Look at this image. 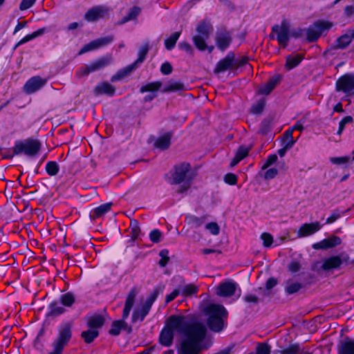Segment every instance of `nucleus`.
<instances>
[{
	"mask_svg": "<svg viewBox=\"0 0 354 354\" xmlns=\"http://www.w3.org/2000/svg\"><path fill=\"white\" fill-rule=\"evenodd\" d=\"M174 333L183 335L177 347L178 354H198L202 349L201 342L205 337L206 328L199 322L188 323L181 316H171L160 335V343L165 346L171 345Z\"/></svg>",
	"mask_w": 354,
	"mask_h": 354,
	"instance_id": "1",
	"label": "nucleus"
},
{
	"mask_svg": "<svg viewBox=\"0 0 354 354\" xmlns=\"http://www.w3.org/2000/svg\"><path fill=\"white\" fill-rule=\"evenodd\" d=\"M272 30L279 45L283 48L287 46L290 39H297L303 35V30L301 28H292L287 20H283L280 24L274 26Z\"/></svg>",
	"mask_w": 354,
	"mask_h": 354,
	"instance_id": "2",
	"label": "nucleus"
},
{
	"mask_svg": "<svg viewBox=\"0 0 354 354\" xmlns=\"http://www.w3.org/2000/svg\"><path fill=\"white\" fill-rule=\"evenodd\" d=\"M205 312L208 316L207 324L212 330L219 332L225 327L224 319L227 317V311L223 306L210 304Z\"/></svg>",
	"mask_w": 354,
	"mask_h": 354,
	"instance_id": "3",
	"label": "nucleus"
},
{
	"mask_svg": "<svg viewBox=\"0 0 354 354\" xmlns=\"http://www.w3.org/2000/svg\"><path fill=\"white\" fill-rule=\"evenodd\" d=\"M165 290V286L160 284L158 285L147 299L145 304L141 307H137L133 312L132 321L133 322H142L146 315L148 314L153 303L156 301L158 296L162 294Z\"/></svg>",
	"mask_w": 354,
	"mask_h": 354,
	"instance_id": "4",
	"label": "nucleus"
},
{
	"mask_svg": "<svg viewBox=\"0 0 354 354\" xmlns=\"http://www.w3.org/2000/svg\"><path fill=\"white\" fill-rule=\"evenodd\" d=\"M137 295L138 291L135 288L131 290V291L129 292L126 299L124 308L122 313L123 320H118L113 322L111 327L109 330L110 334L113 335H118L120 333L121 329L124 327V320L127 319L129 315V313L134 304Z\"/></svg>",
	"mask_w": 354,
	"mask_h": 354,
	"instance_id": "5",
	"label": "nucleus"
},
{
	"mask_svg": "<svg viewBox=\"0 0 354 354\" xmlns=\"http://www.w3.org/2000/svg\"><path fill=\"white\" fill-rule=\"evenodd\" d=\"M72 324L71 322L62 323L58 328V335L53 342V348L58 352H62L63 348L71 339Z\"/></svg>",
	"mask_w": 354,
	"mask_h": 354,
	"instance_id": "6",
	"label": "nucleus"
},
{
	"mask_svg": "<svg viewBox=\"0 0 354 354\" xmlns=\"http://www.w3.org/2000/svg\"><path fill=\"white\" fill-rule=\"evenodd\" d=\"M40 149V144L38 141L34 140H28L25 141H17L13 147L14 155L24 153L28 156H33L38 153Z\"/></svg>",
	"mask_w": 354,
	"mask_h": 354,
	"instance_id": "7",
	"label": "nucleus"
},
{
	"mask_svg": "<svg viewBox=\"0 0 354 354\" xmlns=\"http://www.w3.org/2000/svg\"><path fill=\"white\" fill-rule=\"evenodd\" d=\"M171 183L178 184L185 182L187 185L184 189H187L189 185V182L193 178V174L190 170V166L189 164L183 163L178 166H176L174 169V172L171 174Z\"/></svg>",
	"mask_w": 354,
	"mask_h": 354,
	"instance_id": "8",
	"label": "nucleus"
},
{
	"mask_svg": "<svg viewBox=\"0 0 354 354\" xmlns=\"http://www.w3.org/2000/svg\"><path fill=\"white\" fill-rule=\"evenodd\" d=\"M216 294L223 297H240L241 291L238 284L232 281H227L220 283L216 288Z\"/></svg>",
	"mask_w": 354,
	"mask_h": 354,
	"instance_id": "9",
	"label": "nucleus"
},
{
	"mask_svg": "<svg viewBox=\"0 0 354 354\" xmlns=\"http://www.w3.org/2000/svg\"><path fill=\"white\" fill-rule=\"evenodd\" d=\"M111 62V57L106 56L102 57L89 65L83 66L76 71V75L82 77L88 75L89 73L100 70L109 65Z\"/></svg>",
	"mask_w": 354,
	"mask_h": 354,
	"instance_id": "10",
	"label": "nucleus"
},
{
	"mask_svg": "<svg viewBox=\"0 0 354 354\" xmlns=\"http://www.w3.org/2000/svg\"><path fill=\"white\" fill-rule=\"evenodd\" d=\"M148 51V49L147 47H142L140 49L138 53V59L131 65L128 66L127 67L124 68V69L118 71L115 75H114L111 77V81L115 82L117 80H120L128 74H129L131 71H133L136 68L138 64L142 63L145 58V55H147Z\"/></svg>",
	"mask_w": 354,
	"mask_h": 354,
	"instance_id": "11",
	"label": "nucleus"
},
{
	"mask_svg": "<svg viewBox=\"0 0 354 354\" xmlns=\"http://www.w3.org/2000/svg\"><path fill=\"white\" fill-rule=\"evenodd\" d=\"M333 26L331 22L319 21L313 24L307 30V38L309 41L316 40L324 31L329 30Z\"/></svg>",
	"mask_w": 354,
	"mask_h": 354,
	"instance_id": "12",
	"label": "nucleus"
},
{
	"mask_svg": "<svg viewBox=\"0 0 354 354\" xmlns=\"http://www.w3.org/2000/svg\"><path fill=\"white\" fill-rule=\"evenodd\" d=\"M336 88L339 91L351 93L354 90V74H346L338 79Z\"/></svg>",
	"mask_w": 354,
	"mask_h": 354,
	"instance_id": "13",
	"label": "nucleus"
},
{
	"mask_svg": "<svg viewBox=\"0 0 354 354\" xmlns=\"http://www.w3.org/2000/svg\"><path fill=\"white\" fill-rule=\"evenodd\" d=\"M47 82L46 79L35 76L28 80L24 86L25 93L31 94L41 89Z\"/></svg>",
	"mask_w": 354,
	"mask_h": 354,
	"instance_id": "14",
	"label": "nucleus"
},
{
	"mask_svg": "<svg viewBox=\"0 0 354 354\" xmlns=\"http://www.w3.org/2000/svg\"><path fill=\"white\" fill-rule=\"evenodd\" d=\"M113 41V37L111 36L100 38L91 41L90 43L84 46L79 52V55L86 53L89 51L97 50L102 46H104Z\"/></svg>",
	"mask_w": 354,
	"mask_h": 354,
	"instance_id": "15",
	"label": "nucleus"
},
{
	"mask_svg": "<svg viewBox=\"0 0 354 354\" xmlns=\"http://www.w3.org/2000/svg\"><path fill=\"white\" fill-rule=\"evenodd\" d=\"M109 10L104 6H95L87 11L85 19L88 21H94L108 15Z\"/></svg>",
	"mask_w": 354,
	"mask_h": 354,
	"instance_id": "16",
	"label": "nucleus"
},
{
	"mask_svg": "<svg viewBox=\"0 0 354 354\" xmlns=\"http://www.w3.org/2000/svg\"><path fill=\"white\" fill-rule=\"evenodd\" d=\"M322 227V225L318 221L310 223H304L298 230L297 236L299 237L310 236L319 231Z\"/></svg>",
	"mask_w": 354,
	"mask_h": 354,
	"instance_id": "17",
	"label": "nucleus"
},
{
	"mask_svg": "<svg viewBox=\"0 0 354 354\" xmlns=\"http://www.w3.org/2000/svg\"><path fill=\"white\" fill-rule=\"evenodd\" d=\"M236 66L234 57L232 54H228L223 59L221 60L214 70L215 73H221L227 70L233 69Z\"/></svg>",
	"mask_w": 354,
	"mask_h": 354,
	"instance_id": "18",
	"label": "nucleus"
},
{
	"mask_svg": "<svg viewBox=\"0 0 354 354\" xmlns=\"http://www.w3.org/2000/svg\"><path fill=\"white\" fill-rule=\"evenodd\" d=\"M341 243L340 238L337 236H331L328 239L322 240V241L314 244L315 249H326L337 246Z\"/></svg>",
	"mask_w": 354,
	"mask_h": 354,
	"instance_id": "19",
	"label": "nucleus"
},
{
	"mask_svg": "<svg viewBox=\"0 0 354 354\" xmlns=\"http://www.w3.org/2000/svg\"><path fill=\"white\" fill-rule=\"evenodd\" d=\"M338 354H354V341L346 337L338 346Z\"/></svg>",
	"mask_w": 354,
	"mask_h": 354,
	"instance_id": "20",
	"label": "nucleus"
},
{
	"mask_svg": "<svg viewBox=\"0 0 354 354\" xmlns=\"http://www.w3.org/2000/svg\"><path fill=\"white\" fill-rule=\"evenodd\" d=\"M216 45L221 50H225L231 42V37L229 32H221L217 34L216 37Z\"/></svg>",
	"mask_w": 354,
	"mask_h": 354,
	"instance_id": "21",
	"label": "nucleus"
},
{
	"mask_svg": "<svg viewBox=\"0 0 354 354\" xmlns=\"http://www.w3.org/2000/svg\"><path fill=\"white\" fill-rule=\"evenodd\" d=\"M279 81L280 77L279 75L272 77L266 84L259 88L258 93L261 95H268Z\"/></svg>",
	"mask_w": 354,
	"mask_h": 354,
	"instance_id": "22",
	"label": "nucleus"
},
{
	"mask_svg": "<svg viewBox=\"0 0 354 354\" xmlns=\"http://www.w3.org/2000/svg\"><path fill=\"white\" fill-rule=\"evenodd\" d=\"M114 92V87L108 82L100 83L97 84L94 88V93L97 95L102 94L113 95Z\"/></svg>",
	"mask_w": 354,
	"mask_h": 354,
	"instance_id": "23",
	"label": "nucleus"
},
{
	"mask_svg": "<svg viewBox=\"0 0 354 354\" xmlns=\"http://www.w3.org/2000/svg\"><path fill=\"white\" fill-rule=\"evenodd\" d=\"M342 264V259L339 257H331L326 259L322 265L324 270H330L338 268Z\"/></svg>",
	"mask_w": 354,
	"mask_h": 354,
	"instance_id": "24",
	"label": "nucleus"
},
{
	"mask_svg": "<svg viewBox=\"0 0 354 354\" xmlns=\"http://www.w3.org/2000/svg\"><path fill=\"white\" fill-rule=\"evenodd\" d=\"M171 137V136L169 133L160 136L156 139L154 143L155 147L162 150L167 149L170 145Z\"/></svg>",
	"mask_w": 354,
	"mask_h": 354,
	"instance_id": "25",
	"label": "nucleus"
},
{
	"mask_svg": "<svg viewBox=\"0 0 354 354\" xmlns=\"http://www.w3.org/2000/svg\"><path fill=\"white\" fill-rule=\"evenodd\" d=\"M187 90L186 86L180 81H170L162 89V92H174Z\"/></svg>",
	"mask_w": 354,
	"mask_h": 354,
	"instance_id": "26",
	"label": "nucleus"
},
{
	"mask_svg": "<svg viewBox=\"0 0 354 354\" xmlns=\"http://www.w3.org/2000/svg\"><path fill=\"white\" fill-rule=\"evenodd\" d=\"M46 31V28H41L39 30L32 32L31 34L26 35L24 37H23L20 41H18V43L16 44V47H18L19 46H21L24 44L26 42H28L41 35H42L44 33H45Z\"/></svg>",
	"mask_w": 354,
	"mask_h": 354,
	"instance_id": "27",
	"label": "nucleus"
},
{
	"mask_svg": "<svg viewBox=\"0 0 354 354\" xmlns=\"http://www.w3.org/2000/svg\"><path fill=\"white\" fill-rule=\"evenodd\" d=\"M66 309L60 301H55L50 305V313L52 315L57 316L65 313Z\"/></svg>",
	"mask_w": 354,
	"mask_h": 354,
	"instance_id": "28",
	"label": "nucleus"
},
{
	"mask_svg": "<svg viewBox=\"0 0 354 354\" xmlns=\"http://www.w3.org/2000/svg\"><path fill=\"white\" fill-rule=\"evenodd\" d=\"M104 322V319L102 315H95L90 317L88 322V325L89 328H94L97 330V328L101 327Z\"/></svg>",
	"mask_w": 354,
	"mask_h": 354,
	"instance_id": "29",
	"label": "nucleus"
},
{
	"mask_svg": "<svg viewBox=\"0 0 354 354\" xmlns=\"http://www.w3.org/2000/svg\"><path fill=\"white\" fill-rule=\"evenodd\" d=\"M301 288V285L298 281L290 279L286 282L285 290L286 292L289 295L297 292L300 290Z\"/></svg>",
	"mask_w": 354,
	"mask_h": 354,
	"instance_id": "30",
	"label": "nucleus"
},
{
	"mask_svg": "<svg viewBox=\"0 0 354 354\" xmlns=\"http://www.w3.org/2000/svg\"><path fill=\"white\" fill-rule=\"evenodd\" d=\"M353 38L354 37L351 30L350 34H345L337 39L336 46L339 48H344L351 42Z\"/></svg>",
	"mask_w": 354,
	"mask_h": 354,
	"instance_id": "31",
	"label": "nucleus"
},
{
	"mask_svg": "<svg viewBox=\"0 0 354 354\" xmlns=\"http://www.w3.org/2000/svg\"><path fill=\"white\" fill-rule=\"evenodd\" d=\"M282 354H311L301 348L297 344L290 345L289 347L281 351Z\"/></svg>",
	"mask_w": 354,
	"mask_h": 354,
	"instance_id": "32",
	"label": "nucleus"
},
{
	"mask_svg": "<svg viewBox=\"0 0 354 354\" xmlns=\"http://www.w3.org/2000/svg\"><path fill=\"white\" fill-rule=\"evenodd\" d=\"M75 300V296L72 292H66L60 296L59 301L64 307H71Z\"/></svg>",
	"mask_w": 354,
	"mask_h": 354,
	"instance_id": "33",
	"label": "nucleus"
},
{
	"mask_svg": "<svg viewBox=\"0 0 354 354\" xmlns=\"http://www.w3.org/2000/svg\"><path fill=\"white\" fill-rule=\"evenodd\" d=\"M302 57L299 55H290L287 57L286 66L288 69H292L297 66L302 60Z\"/></svg>",
	"mask_w": 354,
	"mask_h": 354,
	"instance_id": "34",
	"label": "nucleus"
},
{
	"mask_svg": "<svg viewBox=\"0 0 354 354\" xmlns=\"http://www.w3.org/2000/svg\"><path fill=\"white\" fill-rule=\"evenodd\" d=\"M141 9L137 6H133L131 8L129 12L127 13V16H125L122 20V23H126L129 21H132L136 19V17L139 15L140 13Z\"/></svg>",
	"mask_w": 354,
	"mask_h": 354,
	"instance_id": "35",
	"label": "nucleus"
},
{
	"mask_svg": "<svg viewBox=\"0 0 354 354\" xmlns=\"http://www.w3.org/2000/svg\"><path fill=\"white\" fill-rule=\"evenodd\" d=\"M111 203H105L100 205L99 207L95 208L93 211L94 217H100L107 212H109L111 209Z\"/></svg>",
	"mask_w": 354,
	"mask_h": 354,
	"instance_id": "36",
	"label": "nucleus"
},
{
	"mask_svg": "<svg viewBox=\"0 0 354 354\" xmlns=\"http://www.w3.org/2000/svg\"><path fill=\"white\" fill-rule=\"evenodd\" d=\"M180 293L183 296H191L198 292V288L194 284L189 283L184 286L180 289Z\"/></svg>",
	"mask_w": 354,
	"mask_h": 354,
	"instance_id": "37",
	"label": "nucleus"
},
{
	"mask_svg": "<svg viewBox=\"0 0 354 354\" xmlns=\"http://www.w3.org/2000/svg\"><path fill=\"white\" fill-rule=\"evenodd\" d=\"M161 85L162 84L160 82L148 83L140 88V92H153L158 90L161 87Z\"/></svg>",
	"mask_w": 354,
	"mask_h": 354,
	"instance_id": "38",
	"label": "nucleus"
},
{
	"mask_svg": "<svg viewBox=\"0 0 354 354\" xmlns=\"http://www.w3.org/2000/svg\"><path fill=\"white\" fill-rule=\"evenodd\" d=\"M98 335V332L94 328H89L87 331H84L82 333V336L84 341L87 343H90Z\"/></svg>",
	"mask_w": 354,
	"mask_h": 354,
	"instance_id": "39",
	"label": "nucleus"
},
{
	"mask_svg": "<svg viewBox=\"0 0 354 354\" xmlns=\"http://www.w3.org/2000/svg\"><path fill=\"white\" fill-rule=\"evenodd\" d=\"M180 32H174L168 39L165 40V44L167 49L171 50L174 47L177 40L180 37Z\"/></svg>",
	"mask_w": 354,
	"mask_h": 354,
	"instance_id": "40",
	"label": "nucleus"
},
{
	"mask_svg": "<svg viewBox=\"0 0 354 354\" xmlns=\"http://www.w3.org/2000/svg\"><path fill=\"white\" fill-rule=\"evenodd\" d=\"M292 131L289 129L285 131L284 145L286 149H290L293 147L297 140H294L292 137Z\"/></svg>",
	"mask_w": 354,
	"mask_h": 354,
	"instance_id": "41",
	"label": "nucleus"
},
{
	"mask_svg": "<svg viewBox=\"0 0 354 354\" xmlns=\"http://www.w3.org/2000/svg\"><path fill=\"white\" fill-rule=\"evenodd\" d=\"M211 30V28L209 25L207 23L203 22L201 23L196 28V30L198 33V35H201L205 37H208L209 31Z\"/></svg>",
	"mask_w": 354,
	"mask_h": 354,
	"instance_id": "42",
	"label": "nucleus"
},
{
	"mask_svg": "<svg viewBox=\"0 0 354 354\" xmlns=\"http://www.w3.org/2000/svg\"><path fill=\"white\" fill-rule=\"evenodd\" d=\"M207 37H205L201 35H196L193 37V41L196 45V46L200 50H205L207 48V46L205 44V40Z\"/></svg>",
	"mask_w": 354,
	"mask_h": 354,
	"instance_id": "43",
	"label": "nucleus"
},
{
	"mask_svg": "<svg viewBox=\"0 0 354 354\" xmlns=\"http://www.w3.org/2000/svg\"><path fill=\"white\" fill-rule=\"evenodd\" d=\"M46 171L50 176H55L59 171V166L55 162H48L46 165Z\"/></svg>",
	"mask_w": 354,
	"mask_h": 354,
	"instance_id": "44",
	"label": "nucleus"
},
{
	"mask_svg": "<svg viewBox=\"0 0 354 354\" xmlns=\"http://www.w3.org/2000/svg\"><path fill=\"white\" fill-rule=\"evenodd\" d=\"M188 224L192 225L194 227H198L201 226L204 223L203 218L196 217L194 216H190L186 218Z\"/></svg>",
	"mask_w": 354,
	"mask_h": 354,
	"instance_id": "45",
	"label": "nucleus"
},
{
	"mask_svg": "<svg viewBox=\"0 0 354 354\" xmlns=\"http://www.w3.org/2000/svg\"><path fill=\"white\" fill-rule=\"evenodd\" d=\"M162 234L157 229H154L149 233V239L153 243H159L162 241Z\"/></svg>",
	"mask_w": 354,
	"mask_h": 354,
	"instance_id": "46",
	"label": "nucleus"
},
{
	"mask_svg": "<svg viewBox=\"0 0 354 354\" xmlns=\"http://www.w3.org/2000/svg\"><path fill=\"white\" fill-rule=\"evenodd\" d=\"M261 239L263 241V245L266 248H269L273 243V237L269 233H262L261 235Z\"/></svg>",
	"mask_w": 354,
	"mask_h": 354,
	"instance_id": "47",
	"label": "nucleus"
},
{
	"mask_svg": "<svg viewBox=\"0 0 354 354\" xmlns=\"http://www.w3.org/2000/svg\"><path fill=\"white\" fill-rule=\"evenodd\" d=\"M206 230H207L212 235H217L219 234L220 228L218 224L215 222H211L205 225Z\"/></svg>",
	"mask_w": 354,
	"mask_h": 354,
	"instance_id": "48",
	"label": "nucleus"
},
{
	"mask_svg": "<svg viewBox=\"0 0 354 354\" xmlns=\"http://www.w3.org/2000/svg\"><path fill=\"white\" fill-rule=\"evenodd\" d=\"M265 106V100L261 99L259 100L256 104H254L252 107V111L254 113L258 114L260 113Z\"/></svg>",
	"mask_w": 354,
	"mask_h": 354,
	"instance_id": "49",
	"label": "nucleus"
},
{
	"mask_svg": "<svg viewBox=\"0 0 354 354\" xmlns=\"http://www.w3.org/2000/svg\"><path fill=\"white\" fill-rule=\"evenodd\" d=\"M277 160V156L275 154L270 155L265 163L263 165L261 169L262 170H265L268 169L271 165L274 164Z\"/></svg>",
	"mask_w": 354,
	"mask_h": 354,
	"instance_id": "50",
	"label": "nucleus"
},
{
	"mask_svg": "<svg viewBox=\"0 0 354 354\" xmlns=\"http://www.w3.org/2000/svg\"><path fill=\"white\" fill-rule=\"evenodd\" d=\"M270 347L266 344H259L257 347L256 354H270Z\"/></svg>",
	"mask_w": 354,
	"mask_h": 354,
	"instance_id": "51",
	"label": "nucleus"
},
{
	"mask_svg": "<svg viewBox=\"0 0 354 354\" xmlns=\"http://www.w3.org/2000/svg\"><path fill=\"white\" fill-rule=\"evenodd\" d=\"M277 174H278V170L276 168L272 167V168H270V169H267L265 171V173L263 174V177L266 180H270V179L274 178L277 176Z\"/></svg>",
	"mask_w": 354,
	"mask_h": 354,
	"instance_id": "52",
	"label": "nucleus"
},
{
	"mask_svg": "<svg viewBox=\"0 0 354 354\" xmlns=\"http://www.w3.org/2000/svg\"><path fill=\"white\" fill-rule=\"evenodd\" d=\"M342 214L338 210H335L332 212L330 216H328L326 221V224H331L340 218Z\"/></svg>",
	"mask_w": 354,
	"mask_h": 354,
	"instance_id": "53",
	"label": "nucleus"
},
{
	"mask_svg": "<svg viewBox=\"0 0 354 354\" xmlns=\"http://www.w3.org/2000/svg\"><path fill=\"white\" fill-rule=\"evenodd\" d=\"M350 160L349 156H343V157H333L330 158V160L332 163L336 165L345 164L348 162Z\"/></svg>",
	"mask_w": 354,
	"mask_h": 354,
	"instance_id": "54",
	"label": "nucleus"
},
{
	"mask_svg": "<svg viewBox=\"0 0 354 354\" xmlns=\"http://www.w3.org/2000/svg\"><path fill=\"white\" fill-rule=\"evenodd\" d=\"M36 0H22L19 5L20 10H26L33 6Z\"/></svg>",
	"mask_w": 354,
	"mask_h": 354,
	"instance_id": "55",
	"label": "nucleus"
},
{
	"mask_svg": "<svg viewBox=\"0 0 354 354\" xmlns=\"http://www.w3.org/2000/svg\"><path fill=\"white\" fill-rule=\"evenodd\" d=\"M224 180L226 183L234 185L237 182V177L235 174L229 173L225 176Z\"/></svg>",
	"mask_w": 354,
	"mask_h": 354,
	"instance_id": "56",
	"label": "nucleus"
},
{
	"mask_svg": "<svg viewBox=\"0 0 354 354\" xmlns=\"http://www.w3.org/2000/svg\"><path fill=\"white\" fill-rule=\"evenodd\" d=\"M167 255H168L167 250H163L160 251V256L161 259L159 261V264L160 266L164 267L167 263V262L169 261V257Z\"/></svg>",
	"mask_w": 354,
	"mask_h": 354,
	"instance_id": "57",
	"label": "nucleus"
},
{
	"mask_svg": "<svg viewBox=\"0 0 354 354\" xmlns=\"http://www.w3.org/2000/svg\"><path fill=\"white\" fill-rule=\"evenodd\" d=\"M131 229L132 238L134 239H137L140 235V228H139L136 221L131 223Z\"/></svg>",
	"mask_w": 354,
	"mask_h": 354,
	"instance_id": "58",
	"label": "nucleus"
},
{
	"mask_svg": "<svg viewBox=\"0 0 354 354\" xmlns=\"http://www.w3.org/2000/svg\"><path fill=\"white\" fill-rule=\"evenodd\" d=\"M180 293V289H175L171 292L170 294L167 295L165 298V302L167 304L173 301L178 295H179Z\"/></svg>",
	"mask_w": 354,
	"mask_h": 354,
	"instance_id": "59",
	"label": "nucleus"
},
{
	"mask_svg": "<svg viewBox=\"0 0 354 354\" xmlns=\"http://www.w3.org/2000/svg\"><path fill=\"white\" fill-rule=\"evenodd\" d=\"M160 71L164 75H169L172 71V67L169 62H165L161 65Z\"/></svg>",
	"mask_w": 354,
	"mask_h": 354,
	"instance_id": "60",
	"label": "nucleus"
},
{
	"mask_svg": "<svg viewBox=\"0 0 354 354\" xmlns=\"http://www.w3.org/2000/svg\"><path fill=\"white\" fill-rule=\"evenodd\" d=\"M300 263L297 261H292L288 266V270L290 272L294 273L299 270Z\"/></svg>",
	"mask_w": 354,
	"mask_h": 354,
	"instance_id": "61",
	"label": "nucleus"
},
{
	"mask_svg": "<svg viewBox=\"0 0 354 354\" xmlns=\"http://www.w3.org/2000/svg\"><path fill=\"white\" fill-rule=\"evenodd\" d=\"M248 153V149L245 147H240L236 152V156L239 158V160H243Z\"/></svg>",
	"mask_w": 354,
	"mask_h": 354,
	"instance_id": "62",
	"label": "nucleus"
},
{
	"mask_svg": "<svg viewBox=\"0 0 354 354\" xmlns=\"http://www.w3.org/2000/svg\"><path fill=\"white\" fill-rule=\"evenodd\" d=\"M289 129L292 130V132L294 131H295V130H298L299 131H302L304 130L303 122H301V121H298V122H296V124L295 125H293Z\"/></svg>",
	"mask_w": 354,
	"mask_h": 354,
	"instance_id": "63",
	"label": "nucleus"
},
{
	"mask_svg": "<svg viewBox=\"0 0 354 354\" xmlns=\"http://www.w3.org/2000/svg\"><path fill=\"white\" fill-rule=\"evenodd\" d=\"M277 284V280L274 278L269 279L266 282V288L268 289L272 288Z\"/></svg>",
	"mask_w": 354,
	"mask_h": 354,
	"instance_id": "64",
	"label": "nucleus"
}]
</instances>
